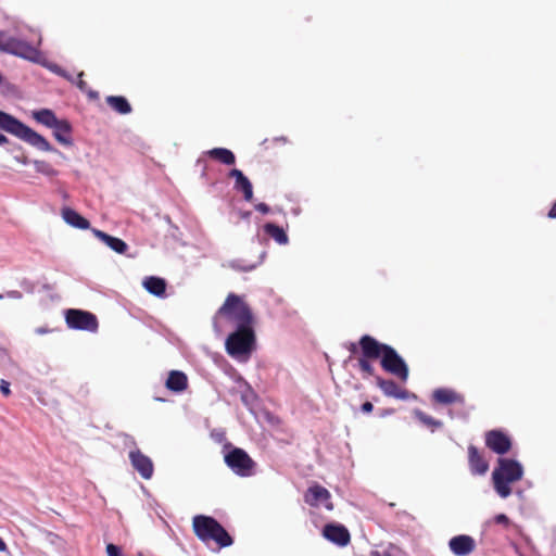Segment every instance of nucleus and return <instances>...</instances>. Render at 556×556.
Segmentation results:
<instances>
[{
    "label": "nucleus",
    "instance_id": "nucleus-1",
    "mask_svg": "<svg viewBox=\"0 0 556 556\" xmlns=\"http://www.w3.org/2000/svg\"><path fill=\"white\" fill-rule=\"evenodd\" d=\"M367 352L370 354H366V356H374L380 361V366L384 371L394 375L404 382L408 379V366L393 346L372 337V345L367 349Z\"/></svg>",
    "mask_w": 556,
    "mask_h": 556
},
{
    "label": "nucleus",
    "instance_id": "nucleus-2",
    "mask_svg": "<svg viewBox=\"0 0 556 556\" xmlns=\"http://www.w3.org/2000/svg\"><path fill=\"white\" fill-rule=\"evenodd\" d=\"M522 476L523 467L520 462L500 457L492 472L493 488L500 497L507 498L511 494L510 483L520 480Z\"/></svg>",
    "mask_w": 556,
    "mask_h": 556
},
{
    "label": "nucleus",
    "instance_id": "nucleus-3",
    "mask_svg": "<svg viewBox=\"0 0 556 556\" xmlns=\"http://www.w3.org/2000/svg\"><path fill=\"white\" fill-rule=\"evenodd\" d=\"M0 128L11 135L16 136L17 138L24 140L40 151H55L43 136L36 132L30 127L3 111H0Z\"/></svg>",
    "mask_w": 556,
    "mask_h": 556
},
{
    "label": "nucleus",
    "instance_id": "nucleus-4",
    "mask_svg": "<svg viewBox=\"0 0 556 556\" xmlns=\"http://www.w3.org/2000/svg\"><path fill=\"white\" fill-rule=\"evenodd\" d=\"M193 530L195 535L207 543L214 541L220 548L233 544V539L215 518L205 515H198L193 518Z\"/></svg>",
    "mask_w": 556,
    "mask_h": 556
},
{
    "label": "nucleus",
    "instance_id": "nucleus-5",
    "mask_svg": "<svg viewBox=\"0 0 556 556\" xmlns=\"http://www.w3.org/2000/svg\"><path fill=\"white\" fill-rule=\"evenodd\" d=\"M193 530L195 535L207 543L214 541L220 548L233 544V539L215 518L205 515H198L193 518Z\"/></svg>",
    "mask_w": 556,
    "mask_h": 556
},
{
    "label": "nucleus",
    "instance_id": "nucleus-6",
    "mask_svg": "<svg viewBox=\"0 0 556 556\" xmlns=\"http://www.w3.org/2000/svg\"><path fill=\"white\" fill-rule=\"evenodd\" d=\"M227 353L235 359L247 362L255 349V333L253 327H236L226 339Z\"/></svg>",
    "mask_w": 556,
    "mask_h": 556
},
{
    "label": "nucleus",
    "instance_id": "nucleus-7",
    "mask_svg": "<svg viewBox=\"0 0 556 556\" xmlns=\"http://www.w3.org/2000/svg\"><path fill=\"white\" fill-rule=\"evenodd\" d=\"M224 462L238 477L247 478L255 473L256 463L243 448L230 443L224 445Z\"/></svg>",
    "mask_w": 556,
    "mask_h": 556
},
{
    "label": "nucleus",
    "instance_id": "nucleus-8",
    "mask_svg": "<svg viewBox=\"0 0 556 556\" xmlns=\"http://www.w3.org/2000/svg\"><path fill=\"white\" fill-rule=\"evenodd\" d=\"M217 314L235 320L237 327H252L253 314L250 306L235 293L228 294Z\"/></svg>",
    "mask_w": 556,
    "mask_h": 556
},
{
    "label": "nucleus",
    "instance_id": "nucleus-9",
    "mask_svg": "<svg viewBox=\"0 0 556 556\" xmlns=\"http://www.w3.org/2000/svg\"><path fill=\"white\" fill-rule=\"evenodd\" d=\"M65 323L68 328L88 332H97L99 328L98 318L94 314L79 309L68 308L64 312Z\"/></svg>",
    "mask_w": 556,
    "mask_h": 556
},
{
    "label": "nucleus",
    "instance_id": "nucleus-10",
    "mask_svg": "<svg viewBox=\"0 0 556 556\" xmlns=\"http://www.w3.org/2000/svg\"><path fill=\"white\" fill-rule=\"evenodd\" d=\"M0 51L28 60H33L38 53L37 49L27 41L8 36L2 30H0Z\"/></svg>",
    "mask_w": 556,
    "mask_h": 556
},
{
    "label": "nucleus",
    "instance_id": "nucleus-11",
    "mask_svg": "<svg viewBox=\"0 0 556 556\" xmlns=\"http://www.w3.org/2000/svg\"><path fill=\"white\" fill-rule=\"evenodd\" d=\"M267 255L264 245H250L243 256L231 260L229 266L238 271H251L260 266Z\"/></svg>",
    "mask_w": 556,
    "mask_h": 556
},
{
    "label": "nucleus",
    "instance_id": "nucleus-12",
    "mask_svg": "<svg viewBox=\"0 0 556 556\" xmlns=\"http://www.w3.org/2000/svg\"><path fill=\"white\" fill-rule=\"evenodd\" d=\"M132 468L141 476L142 479L149 480L154 472L152 459L144 455L139 448H134L128 454Z\"/></svg>",
    "mask_w": 556,
    "mask_h": 556
},
{
    "label": "nucleus",
    "instance_id": "nucleus-13",
    "mask_svg": "<svg viewBox=\"0 0 556 556\" xmlns=\"http://www.w3.org/2000/svg\"><path fill=\"white\" fill-rule=\"evenodd\" d=\"M485 445L498 455H505L511 448L510 438L500 429H493L485 433Z\"/></svg>",
    "mask_w": 556,
    "mask_h": 556
},
{
    "label": "nucleus",
    "instance_id": "nucleus-14",
    "mask_svg": "<svg viewBox=\"0 0 556 556\" xmlns=\"http://www.w3.org/2000/svg\"><path fill=\"white\" fill-rule=\"evenodd\" d=\"M330 497V492L319 484L309 486L304 494V501L309 506H324L326 509L332 510L333 504L331 503Z\"/></svg>",
    "mask_w": 556,
    "mask_h": 556
},
{
    "label": "nucleus",
    "instance_id": "nucleus-15",
    "mask_svg": "<svg viewBox=\"0 0 556 556\" xmlns=\"http://www.w3.org/2000/svg\"><path fill=\"white\" fill-rule=\"evenodd\" d=\"M361 354L362 356L357 361L358 368L364 372V378L366 376H375V367L370 363L372 359H377V357L374 356H366V354H369L367 352V349H370L372 345V337L369 334H364L359 338L358 341Z\"/></svg>",
    "mask_w": 556,
    "mask_h": 556
},
{
    "label": "nucleus",
    "instance_id": "nucleus-16",
    "mask_svg": "<svg viewBox=\"0 0 556 556\" xmlns=\"http://www.w3.org/2000/svg\"><path fill=\"white\" fill-rule=\"evenodd\" d=\"M448 547L455 556H469L476 549V541L468 534H458L450 539Z\"/></svg>",
    "mask_w": 556,
    "mask_h": 556
},
{
    "label": "nucleus",
    "instance_id": "nucleus-17",
    "mask_svg": "<svg viewBox=\"0 0 556 556\" xmlns=\"http://www.w3.org/2000/svg\"><path fill=\"white\" fill-rule=\"evenodd\" d=\"M376 384L380 388L383 394L389 397L403 401L416 397V395L409 391L399 389L396 382L392 379H383L380 376H376Z\"/></svg>",
    "mask_w": 556,
    "mask_h": 556
},
{
    "label": "nucleus",
    "instance_id": "nucleus-18",
    "mask_svg": "<svg viewBox=\"0 0 556 556\" xmlns=\"http://www.w3.org/2000/svg\"><path fill=\"white\" fill-rule=\"evenodd\" d=\"M323 535L338 546H345L350 542L349 530L340 523H328L323 529Z\"/></svg>",
    "mask_w": 556,
    "mask_h": 556
},
{
    "label": "nucleus",
    "instance_id": "nucleus-19",
    "mask_svg": "<svg viewBox=\"0 0 556 556\" xmlns=\"http://www.w3.org/2000/svg\"><path fill=\"white\" fill-rule=\"evenodd\" d=\"M228 175L230 178H235V189L243 193L245 201L251 202L253 199V187L249 178L237 168H232Z\"/></svg>",
    "mask_w": 556,
    "mask_h": 556
},
{
    "label": "nucleus",
    "instance_id": "nucleus-20",
    "mask_svg": "<svg viewBox=\"0 0 556 556\" xmlns=\"http://www.w3.org/2000/svg\"><path fill=\"white\" fill-rule=\"evenodd\" d=\"M468 462L470 472L472 475H484L489 469L488 462L479 454L478 448L475 445L468 447Z\"/></svg>",
    "mask_w": 556,
    "mask_h": 556
},
{
    "label": "nucleus",
    "instance_id": "nucleus-21",
    "mask_svg": "<svg viewBox=\"0 0 556 556\" xmlns=\"http://www.w3.org/2000/svg\"><path fill=\"white\" fill-rule=\"evenodd\" d=\"M165 387L175 393L185 391L188 387L187 375L180 370H172L165 382Z\"/></svg>",
    "mask_w": 556,
    "mask_h": 556
},
{
    "label": "nucleus",
    "instance_id": "nucleus-22",
    "mask_svg": "<svg viewBox=\"0 0 556 556\" xmlns=\"http://www.w3.org/2000/svg\"><path fill=\"white\" fill-rule=\"evenodd\" d=\"M143 288L152 295L157 298H164L166 294V281L165 279L156 276L146 277L142 281Z\"/></svg>",
    "mask_w": 556,
    "mask_h": 556
},
{
    "label": "nucleus",
    "instance_id": "nucleus-23",
    "mask_svg": "<svg viewBox=\"0 0 556 556\" xmlns=\"http://www.w3.org/2000/svg\"><path fill=\"white\" fill-rule=\"evenodd\" d=\"M54 138L63 146H72L73 140L71 137L72 126L66 119H60L55 126L52 127Z\"/></svg>",
    "mask_w": 556,
    "mask_h": 556
},
{
    "label": "nucleus",
    "instance_id": "nucleus-24",
    "mask_svg": "<svg viewBox=\"0 0 556 556\" xmlns=\"http://www.w3.org/2000/svg\"><path fill=\"white\" fill-rule=\"evenodd\" d=\"M432 396L441 404L464 403V396L452 389L439 388L434 390Z\"/></svg>",
    "mask_w": 556,
    "mask_h": 556
},
{
    "label": "nucleus",
    "instance_id": "nucleus-25",
    "mask_svg": "<svg viewBox=\"0 0 556 556\" xmlns=\"http://www.w3.org/2000/svg\"><path fill=\"white\" fill-rule=\"evenodd\" d=\"M62 217L63 219L71 226L79 228V229H87L89 227V222L84 216H81L79 213H77L75 210L71 207H64L62 210Z\"/></svg>",
    "mask_w": 556,
    "mask_h": 556
},
{
    "label": "nucleus",
    "instance_id": "nucleus-26",
    "mask_svg": "<svg viewBox=\"0 0 556 556\" xmlns=\"http://www.w3.org/2000/svg\"><path fill=\"white\" fill-rule=\"evenodd\" d=\"M105 102L113 111L122 115L129 114L132 111L130 103L123 96H108Z\"/></svg>",
    "mask_w": 556,
    "mask_h": 556
},
{
    "label": "nucleus",
    "instance_id": "nucleus-27",
    "mask_svg": "<svg viewBox=\"0 0 556 556\" xmlns=\"http://www.w3.org/2000/svg\"><path fill=\"white\" fill-rule=\"evenodd\" d=\"M205 154L212 160L218 161L225 165H233L236 163L235 154L226 148H214L206 151Z\"/></svg>",
    "mask_w": 556,
    "mask_h": 556
},
{
    "label": "nucleus",
    "instance_id": "nucleus-28",
    "mask_svg": "<svg viewBox=\"0 0 556 556\" xmlns=\"http://www.w3.org/2000/svg\"><path fill=\"white\" fill-rule=\"evenodd\" d=\"M33 117L40 124L52 128L60 121L53 111L49 109H41L33 112Z\"/></svg>",
    "mask_w": 556,
    "mask_h": 556
},
{
    "label": "nucleus",
    "instance_id": "nucleus-29",
    "mask_svg": "<svg viewBox=\"0 0 556 556\" xmlns=\"http://www.w3.org/2000/svg\"><path fill=\"white\" fill-rule=\"evenodd\" d=\"M264 233L277 243H287L288 237L283 228L276 224L267 223L263 226Z\"/></svg>",
    "mask_w": 556,
    "mask_h": 556
},
{
    "label": "nucleus",
    "instance_id": "nucleus-30",
    "mask_svg": "<svg viewBox=\"0 0 556 556\" xmlns=\"http://www.w3.org/2000/svg\"><path fill=\"white\" fill-rule=\"evenodd\" d=\"M414 415L424 426L430 428L431 432H434L437 429H440L443 426L441 420L427 415L420 409H415Z\"/></svg>",
    "mask_w": 556,
    "mask_h": 556
},
{
    "label": "nucleus",
    "instance_id": "nucleus-31",
    "mask_svg": "<svg viewBox=\"0 0 556 556\" xmlns=\"http://www.w3.org/2000/svg\"><path fill=\"white\" fill-rule=\"evenodd\" d=\"M33 164L35 166L36 172L42 175L54 177L59 174V172L47 161L35 160Z\"/></svg>",
    "mask_w": 556,
    "mask_h": 556
},
{
    "label": "nucleus",
    "instance_id": "nucleus-32",
    "mask_svg": "<svg viewBox=\"0 0 556 556\" xmlns=\"http://www.w3.org/2000/svg\"><path fill=\"white\" fill-rule=\"evenodd\" d=\"M245 390L241 393V401L247 407H251L257 400V395L252 387L245 381Z\"/></svg>",
    "mask_w": 556,
    "mask_h": 556
},
{
    "label": "nucleus",
    "instance_id": "nucleus-33",
    "mask_svg": "<svg viewBox=\"0 0 556 556\" xmlns=\"http://www.w3.org/2000/svg\"><path fill=\"white\" fill-rule=\"evenodd\" d=\"M96 237L105 243H125L122 239L106 235L101 230H93Z\"/></svg>",
    "mask_w": 556,
    "mask_h": 556
},
{
    "label": "nucleus",
    "instance_id": "nucleus-34",
    "mask_svg": "<svg viewBox=\"0 0 556 556\" xmlns=\"http://www.w3.org/2000/svg\"><path fill=\"white\" fill-rule=\"evenodd\" d=\"M113 251L128 257H135L137 253L129 252V245H109Z\"/></svg>",
    "mask_w": 556,
    "mask_h": 556
},
{
    "label": "nucleus",
    "instance_id": "nucleus-35",
    "mask_svg": "<svg viewBox=\"0 0 556 556\" xmlns=\"http://www.w3.org/2000/svg\"><path fill=\"white\" fill-rule=\"evenodd\" d=\"M106 554L108 556H123L121 547L113 543L106 545Z\"/></svg>",
    "mask_w": 556,
    "mask_h": 556
},
{
    "label": "nucleus",
    "instance_id": "nucleus-36",
    "mask_svg": "<svg viewBox=\"0 0 556 556\" xmlns=\"http://www.w3.org/2000/svg\"><path fill=\"white\" fill-rule=\"evenodd\" d=\"M346 349L350 351L351 355L348 357V359L344 361V364H348L349 362L352 361L354 354L358 353V350L361 351L359 349V344L357 343H354V342H349L346 343Z\"/></svg>",
    "mask_w": 556,
    "mask_h": 556
},
{
    "label": "nucleus",
    "instance_id": "nucleus-37",
    "mask_svg": "<svg viewBox=\"0 0 556 556\" xmlns=\"http://www.w3.org/2000/svg\"><path fill=\"white\" fill-rule=\"evenodd\" d=\"M4 298L20 300V299H22V293L17 290H12V291H8L5 293H0V300H2Z\"/></svg>",
    "mask_w": 556,
    "mask_h": 556
},
{
    "label": "nucleus",
    "instance_id": "nucleus-38",
    "mask_svg": "<svg viewBox=\"0 0 556 556\" xmlns=\"http://www.w3.org/2000/svg\"><path fill=\"white\" fill-rule=\"evenodd\" d=\"M494 521L495 523L497 525H503L505 527H508L509 523H510V520L509 518L505 515V514H497L495 517H494Z\"/></svg>",
    "mask_w": 556,
    "mask_h": 556
},
{
    "label": "nucleus",
    "instance_id": "nucleus-39",
    "mask_svg": "<svg viewBox=\"0 0 556 556\" xmlns=\"http://www.w3.org/2000/svg\"><path fill=\"white\" fill-rule=\"evenodd\" d=\"M77 87L83 91V92H86L87 89H88V84L84 80V72H80L78 74V79H77Z\"/></svg>",
    "mask_w": 556,
    "mask_h": 556
},
{
    "label": "nucleus",
    "instance_id": "nucleus-40",
    "mask_svg": "<svg viewBox=\"0 0 556 556\" xmlns=\"http://www.w3.org/2000/svg\"><path fill=\"white\" fill-rule=\"evenodd\" d=\"M0 391L4 396H9L11 394L10 383L7 380L0 381Z\"/></svg>",
    "mask_w": 556,
    "mask_h": 556
},
{
    "label": "nucleus",
    "instance_id": "nucleus-41",
    "mask_svg": "<svg viewBox=\"0 0 556 556\" xmlns=\"http://www.w3.org/2000/svg\"><path fill=\"white\" fill-rule=\"evenodd\" d=\"M372 409H374V405H372V403H371V402H368V401L364 402V403L362 404V406H361V410H362L364 414H369V413H371V412H372Z\"/></svg>",
    "mask_w": 556,
    "mask_h": 556
},
{
    "label": "nucleus",
    "instance_id": "nucleus-42",
    "mask_svg": "<svg viewBox=\"0 0 556 556\" xmlns=\"http://www.w3.org/2000/svg\"><path fill=\"white\" fill-rule=\"evenodd\" d=\"M255 208H256V211H258L263 214H267L269 212V206L266 203H258L255 206Z\"/></svg>",
    "mask_w": 556,
    "mask_h": 556
},
{
    "label": "nucleus",
    "instance_id": "nucleus-43",
    "mask_svg": "<svg viewBox=\"0 0 556 556\" xmlns=\"http://www.w3.org/2000/svg\"><path fill=\"white\" fill-rule=\"evenodd\" d=\"M547 217L551 219H556V200L552 204V206L547 213Z\"/></svg>",
    "mask_w": 556,
    "mask_h": 556
},
{
    "label": "nucleus",
    "instance_id": "nucleus-44",
    "mask_svg": "<svg viewBox=\"0 0 556 556\" xmlns=\"http://www.w3.org/2000/svg\"><path fill=\"white\" fill-rule=\"evenodd\" d=\"M393 412H394V410H393V409H391V408L382 409V410H380L379 416H380L381 418H383V417H387V416H389V415L393 414Z\"/></svg>",
    "mask_w": 556,
    "mask_h": 556
},
{
    "label": "nucleus",
    "instance_id": "nucleus-45",
    "mask_svg": "<svg viewBox=\"0 0 556 556\" xmlns=\"http://www.w3.org/2000/svg\"><path fill=\"white\" fill-rule=\"evenodd\" d=\"M86 93L88 94V97L90 99H98L99 98V92L98 91L87 89Z\"/></svg>",
    "mask_w": 556,
    "mask_h": 556
},
{
    "label": "nucleus",
    "instance_id": "nucleus-46",
    "mask_svg": "<svg viewBox=\"0 0 556 556\" xmlns=\"http://www.w3.org/2000/svg\"><path fill=\"white\" fill-rule=\"evenodd\" d=\"M370 556H392L389 552L380 553L378 551L371 552Z\"/></svg>",
    "mask_w": 556,
    "mask_h": 556
},
{
    "label": "nucleus",
    "instance_id": "nucleus-47",
    "mask_svg": "<svg viewBox=\"0 0 556 556\" xmlns=\"http://www.w3.org/2000/svg\"><path fill=\"white\" fill-rule=\"evenodd\" d=\"M8 549V546L5 542L0 538V552H5Z\"/></svg>",
    "mask_w": 556,
    "mask_h": 556
},
{
    "label": "nucleus",
    "instance_id": "nucleus-48",
    "mask_svg": "<svg viewBox=\"0 0 556 556\" xmlns=\"http://www.w3.org/2000/svg\"><path fill=\"white\" fill-rule=\"evenodd\" d=\"M8 142H9L8 138L3 134L0 132V146H3Z\"/></svg>",
    "mask_w": 556,
    "mask_h": 556
},
{
    "label": "nucleus",
    "instance_id": "nucleus-49",
    "mask_svg": "<svg viewBox=\"0 0 556 556\" xmlns=\"http://www.w3.org/2000/svg\"><path fill=\"white\" fill-rule=\"evenodd\" d=\"M274 142H281V143H286L287 142V139L283 138V137H280V138H274L273 139Z\"/></svg>",
    "mask_w": 556,
    "mask_h": 556
},
{
    "label": "nucleus",
    "instance_id": "nucleus-50",
    "mask_svg": "<svg viewBox=\"0 0 556 556\" xmlns=\"http://www.w3.org/2000/svg\"><path fill=\"white\" fill-rule=\"evenodd\" d=\"M48 330L46 328H37L36 329V332L37 333H46Z\"/></svg>",
    "mask_w": 556,
    "mask_h": 556
},
{
    "label": "nucleus",
    "instance_id": "nucleus-51",
    "mask_svg": "<svg viewBox=\"0 0 556 556\" xmlns=\"http://www.w3.org/2000/svg\"><path fill=\"white\" fill-rule=\"evenodd\" d=\"M155 400L159 402H164V399H161V397H155Z\"/></svg>",
    "mask_w": 556,
    "mask_h": 556
},
{
    "label": "nucleus",
    "instance_id": "nucleus-52",
    "mask_svg": "<svg viewBox=\"0 0 556 556\" xmlns=\"http://www.w3.org/2000/svg\"><path fill=\"white\" fill-rule=\"evenodd\" d=\"M268 141H269L268 139H265V140L263 141V144H266Z\"/></svg>",
    "mask_w": 556,
    "mask_h": 556
}]
</instances>
